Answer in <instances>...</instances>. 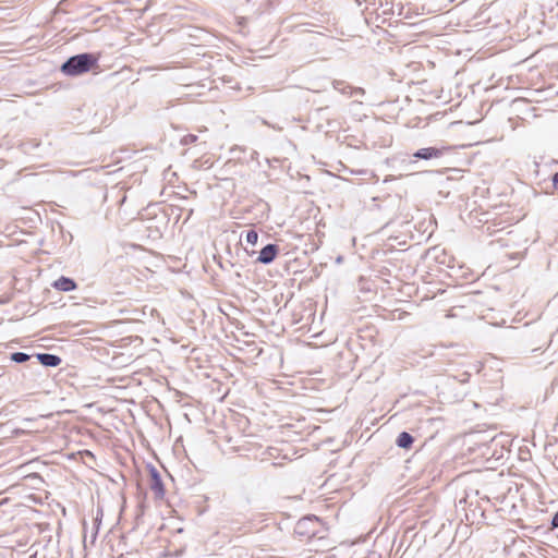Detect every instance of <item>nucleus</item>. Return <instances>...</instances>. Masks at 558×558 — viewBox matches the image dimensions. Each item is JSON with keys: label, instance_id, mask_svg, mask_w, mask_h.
Wrapping results in <instances>:
<instances>
[{"label": "nucleus", "instance_id": "1", "mask_svg": "<svg viewBox=\"0 0 558 558\" xmlns=\"http://www.w3.org/2000/svg\"><path fill=\"white\" fill-rule=\"evenodd\" d=\"M98 65V57L92 52H82L70 57L61 64V72L68 76H78Z\"/></svg>", "mask_w": 558, "mask_h": 558}, {"label": "nucleus", "instance_id": "2", "mask_svg": "<svg viewBox=\"0 0 558 558\" xmlns=\"http://www.w3.org/2000/svg\"><path fill=\"white\" fill-rule=\"evenodd\" d=\"M320 526L322 522L316 515H306L296 522L294 533L300 537L311 539L317 536Z\"/></svg>", "mask_w": 558, "mask_h": 558}, {"label": "nucleus", "instance_id": "3", "mask_svg": "<svg viewBox=\"0 0 558 558\" xmlns=\"http://www.w3.org/2000/svg\"><path fill=\"white\" fill-rule=\"evenodd\" d=\"M448 151V147H436V146H429L420 148L412 154V157L414 160L410 161V165L416 163V160H432V159H438L441 158Z\"/></svg>", "mask_w": 558, "mask_h": 558}, {"label": "nucleus", "instance_id": "4", "mask_svg": "<svg viewBox=\"0 0 558 558\" xmlns=\"http://www.w3.org/2000/svg\"><path fill=\"white\" fill-rule=\"evenodd\" d=\"M149 472V488L154 493L155 499L161 500L165 497L166 489L161 480L159 471L153 465L148 464Z\"/></svg>", "mask_w": 558, "mask_h": 558}, {"label": "nucleus", "instance_id": "5", "mask_svg": "<svg viewBox=\"0 0 558 558\" xmlns=\"http://www.w3.org/2000/svg\"><path fill=\"white\" fill-rule=\"evenodd\" d=\"M278 253L279 246L275 243H268L259 251L256 262L263 265H269L275 260Z\"/></svg>", "mask_w": 558, "mask_h": 558}, {"label": "nucleus", "instance_id": "6", "mask_svg": "<svg viewBox=\"0 0 558 558\" xmlns=\"http://www.w3.org/2000/svg\"><path fill=\"white\" fill-rule=\"evenodd\" d=\"M34 356L37 360V363L47 367H57L62 361L59 355L52 353H37Z\"/></svg>", "mask_w": 558, "mask_h": 558}, {"label": "nucleus", "instance_id": "7", "mask_svg": "<svg viewBox=\"0 0 558 558\" xmlns=\"http://www.w3.org/2000/svg\"><path fill=\"white\" fill-rule=\"evenodd\" d=\"M52 287L59 291L70 292L75 290L77 284L72 278L62 276L53 282Z\"/></svg>", "mask_w": 558, "mask_h": 558}, {"label": "nucleus", "instance_id": "8", "mask_svg": "<svg viewBox=\"0 0 558 558\" xmlns=\"http://www.w3.org/2000/svg\"><path fill=\"white\" fill-rule=\"evenodd\" d=\"M413 442L414 437L408 432H401L396 439V445L402 449H410Z\"/></svg>", "mask_w": 558, "mask_h": 558}, {"label": "nucleus", "instance_id": "9", "mask_svg": "<svg viewBox=\"0 0 558 558\" xmlns=\"http://www.w3.org/2000/svg\"><path fill=\"white\" fill-rule=\"evenodd\" d=\"M33 355H29L25 352H14L10 355V360L14 363L21 364L29 361Z\"/></svg>", "mask_w": 558, "mask_h": 558}, {"label": "nucleus", "instance_id": "10", "mask_svg": "<svg viewBox=\"0 0 558 558\" xmlns=\"http://www.w3.org/2000/svg\"><path fill=\"white\" fill-rule=\"evenodd\" d=\"M245 241L251 245H256L258 241V233L254 229H250L245 233Z\"/></svg>", "mask_w": 558, "mask_h": 558}, {"label": "nucleus", "instance_id": "11", "mask_svg": "<svg viewBox=\"0 0 558 558\" xmlns=\"http://www.w3.org/2000/svg\"><path fill=\"white\" fill-rule=\"evenodd\" d=\"M364 94H365V90L362 87H353L352 86L349 88V97L364 96Z\"/></svg>", "mask_w": 558, "mask_h": 558}, {"label": "nucleus", "instance_id": "12", "mask_svg": "<svg viewBox=\"0 0 558 558\" xmlns=\"http://www.w3.org/2000/svg\"><path fill=\"white\" fill-rule=\"evenodd\" d=\"M197 141V136L194 135V134H187L185 136L182 137L181 140V144L182 145H190V144H193Z\"/></svg>", "mask_w": 558, "mask_h": 558}, {"label": "nucleus", "instance_id": "13", "mask_svg": "<svg viewBox=\"0 0 558 558\" xmlns=\"http://www.w3.org/2000/svg\"><path fill=\"white\" fill-rule=\"evenodd\" d=\"M550 529L551 530L558 529V510L554 513V515L550 520Z\"/></svg>", "mask_w": 558, "mask_h": 558}, {"label": "nucleus", "instance_id": "14", "mask_svg": "<svg viewBox=\"0 0 558 558\" xmlns=\"http://www.w3.org/2000/svg\"><path fill=\"white\" fill-rule=\"evenodd\" d=\"M97 535H98V525L96 526H93L92 529V533H90V544H94L97 539Z\"/></svg>", "mask_w": 558, "mask_h": 558}, {"label": "nucleus", "instance_id": "15", "mask_svg": "<svg viewBox=\"0 0 558 558\" xmlns=\"http://www.w3.org/2000/svg\"><path fill=\"white\" fill-rule=\"evenodd\" d=\"M343 85H344V82H343V81H338V80H336V81H333V82H332V86H333V88H335L336 90H338V92H340V89H342V88H343Z\"/></svg>", "mask_w": 558, "mask_h": 558}, {"label": "nucleus", "instance_id": "16", "mask_svg": "<svg viewBox=\"0 0 558 558\" xmlns=\"http://www.w3.org/2000/svg\"><path fill=\"white\" fill-rule=\"evenodd\" d=\"M101 515H102V512H101V510H99L97 517L94 519V526H96V525H98V527L100 526Z\"/></svg>", "mask_w": 558, "mask_h": 558}, {"label": "nucleus", "instance_id": "17", "mask_svg": "<svg viewBox=\"0 0 558 558\" xmlns=\"http://www.w3.org/2000/svg\"><path fill=\"white\" fill-rule=\"evenodd\" d=\"M551 181H553V185L556 190H558V172L554 173L553 174V178H551Z\"/></svg>", "mask_w": 558, "mask_h": 558}, {"label": "nucleus", "instance_id": "18", "mask_svg": "<svg viewBox=\"0 0 558 558\" xmlns=\"http://www.w3.org/2000/svg\"><path fill=\"white\" fill-rule=\"evenodd\" d=\"M350 87H352V86H351V85H347V84L344 83L343 88H342V89H340V93H341L342 95H345V96H348V97H349V88H350Z\"/></svg>", "mask_w": 558, "mask_h": 558}, {"label": "nucleus", "instance_id": "19", "mask_svg": "<svg viewBox=\"0 0 558 558\" xmlns=\"http://www.w3.org/2000/svg\"><path fill=\"white\" fill-rule=\"evenodd\" d=\"M469 378H470V374L465 372L461 375V378H459V381L466 383V381H469Z\"/></svg>", "mask_w": 558, "mask_h": 558}, {"label": "nucleus", "instance_id": "20", "mask_svg": "<svg viewBox=\"0 0 558 558\" xmlns=\"http://www.w3.org/2000/svg\"><path fill=\"white\" fill-rule=\"evenodd\" d=\"M326 109H327V107H326V108H318V109L316 110V112H317V113H322V112H324Z\"/></svg>", "mask_w": 558, "mask_h": 558}, {"label": "nucleus", "instance_id": "21", "mask_svg": "<svg viewBox=\"0 0 558 558\" xmlns=\"http://www.w3.org/2000/svg\"><path fill=\"white\" fill-rule=\"evenodd\" d=\"M29 558H36V553L34 555H32Z\"/></svg>", "mask_w": 558, "mask_h": 558}]
</instances>
